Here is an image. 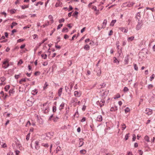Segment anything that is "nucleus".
<instances>
[{"label":"nucleus","mask_w":155,"mask_h":155,"mask_svg":"<svg viewBox=\"0 0 155 155\" xmlns=\"http://www.w3.org/2000/svg\"><path fill=\"white\" fill-rule=\"evenodd\" d=\"M143 25V23L142 20H139V21H138V23L137 25L135 28L136 30L138 31L140 30L141 28Z\"/></svg>","instance_id":"1"},{"label":"nucleus","mask_w":155,"mask_h":155,"mask_svg":"<svg viewBox=\"0 0 155 155\" xmlns=\"http://www.w3.org/2000/svg\"><path fill=\"white\" fill-rule=\"evenodd\" d=\"M9 60L8 59H6V60L3 62L2 67L5 69L7 68L9 65L8 64Z\"/></svg>","instance_id":"2"},{"label":"nucleus","mask_w":155,"mask_h":155,"mask_svg":"<svg viewBox=\"0 0 155 155\" xmlns=\"http://www.w3.org/2000/svg\"><path fill=\"white\" fill-rule=\"evenodd\" d=\"M33 102L32 101H31L30 99L28 100L26 102V105L28 107L31 106L33 105Z\"/></svg>","instance_id":"3"},{"label":"nucleus","mask_w":155,"mask_h":155,"mask_svg":"<svg viewBox=\"0 0 155 155\" xmlns=\"http://www.w3.org/2000/svg\"><path fill=\"white\" fill-rule=\"evenodd\" d=\"M95 71L97 73V75L100 76L101 74V71L100 68H97L95 69Z\"/></svg>","instance_id":"4"},{"label":"nucleus","mask_w":155,"mask_h":155,"mask_svg":"<svg viewBox=\"0 0 155 155\" xmlns=\"http://www.w3.org/2000/svg\"><path fill=\"white\" fill-rule=\"evenodd\" d=\"M154 40L153 39H152V40H151L149 45V46L150 47L152 45H153V51H155L154 47H155V45L153 44V43L154 42Z\"/></svg>","instance_id":"5"},{"label":"nucleus","mask_w":155,"mask_h":155,"mask_svg":"<svg viewBox=\"0 0 155 155\" xmlns=\"http://www.w3.org/2000/svg\"><path fill=\"white\" fill-rule=\"evenodd\" d=\"M129 58V54L127 55L126 56L124 60L125 64H127L128 63Z\"/></svg>","instance_id":"6"},{"label":"nucleus","mask_w":155,"mask_h":155,"mask_svg":"<svg viewBox=\"0 0 155 155\" xmlns=\"http://www.w3.org/2000/svg\"><path fill=\"white\" fill-rule=\"evenodd\" d=\"M42 110L43 112L45 114L49 112V109L48 107H44L43 106L42 108Z\"/></svg>","instance_id":"7"},{"label":"nucleus","mask_w":155,"mask_h":155,"mask_svg":"<svg viewBox=\"0 0 155 155\" xmlns=\"http://www.w3.org/2000/svg\"><path fill=\"white\" fill-rule=\"evenodd\" d=\"M145 113L148 115H150L152 113V110L149 108H147Z\"/></svg>","instance_id":"8"},{"label":"nucleus","mask_w":155,"mask_h":155,"mask_svg":"<svg viewBox=\"0 0 155 155\" xmlns=\"http://www.w3.org/2000/svg\"><path fill=\"white\" fill-rule=\"evenodd\" d=\"M54 132H51L46 134V136L49 137L51 138V137L53 136L54 135Z\"/></svg>","instance_id":"9"},{"label":"nucleus","mask_w":155,"mask_h":155,"mask_svg":"<svg viewBox=\"0 0 155 155\" xmlns=\"http://www.w3.org/2000/svg\"><path fill=\"white\" fill-rule=\"evenodd\" d=\"M107 21L106 19L104 20L102 25V28H105L106 25L107 24Z\"/></svg>","instance_id":"10"},{"label":"nucleus","mask_w":155,"mask_h":155,"mask_svg":"<svg viewBox=\"0 0 155 155\" xmlns=\"http://www.w3.org/2000/svg\"><path fill=\"white\" fill-rule=\"evenodd\" d=\"M105 103V101L104 100H102L101 101V103L99 102V101L97 102V104H99V105L101 107H102L104 105V104Z\"/></svg>","instance_id":"11"},{"label":"nucleus","mask_w":155,"mask_h":155,"mask_svg":"<svg viewBox=\"0 0 155 155\" xmlns=\"http://www.w3.org/2000/svg\"><path fill=\"white\" fill-rule=\"evenodd\" d=\"M117 110V107L116 106H114V107H112L110 110L111 111H115Z\"/></svg>","instance_id":"12"},{"label":"nucleus","mask_w":155,"mask_h":155,"mask_svg":"<svg viewBox=\"0 0 155 155\" xmlns=\"http://www.w3.org/2000/svg\"><path fill=\"white\" fill-rule=\"evenodd\" d=\"M74 95L77 97H79L81 96V94L78 91H76L74 92Z\"/></svg>","instance_id":"13"},{"label":"nucleus","mask_w":155,"mask_h":155,"mask_svg":"<svg viewBox=\"0 0 155 155\" xmlns=\"http://www.w3.org/2000/svg\"><path fill=\"white\" fill-rule=\"evenodd\" d=\"M65 105V103L64 102H62V103L60 105L59 107V109L61 110L63 109L64 106Z\"/></svg>","instance_id":"14"},{"label":"nucleus","mask_w":155,"mask_h":155,"mask_svg":"<svg viewBox=\"0 0 155 155\" xmlns=\"http://www.w3.org/2000/svg\"><path fill=\"white\" fill-rule=\"evenodd\" d=\"M62 88L61 87L58 90V95L60 97L61 95V94L62 92Z\"/></svg>","instance_id":"15"},{"label":"nucleus","mask_w":155,"mask_h":155,"mask_svg":"<svg viewBox=\"0 0 155 155\" xmlns=\"http://www.w3.org/2000/svg\"><path fill=\"white\" fill-rule=\"evenodd\" d=\"M102 120V117L101 115H98L97 117V120L101 122Z\"/></svg>","instance_id":"16"},{"label":"nucleus","mask_w":155,"mask_h":155,"mask_svg":"<svg viewBox=\"0 0 155 155\" xmlns=\"http://www.w3.org/2000/svg\"><path fill=\"white\" fill-rule=\"evenodd\" d=\"M62 3L61 2H60L58 1L57 2L55 5V6L56 7H57L59 6H61V5H62Z\"/></svg>","instance_id":"17"},{"label":"nucleus","mask_w":155,"mask_h":155,"mask_svg":"<svg viewBox=\"0 0 155 155\" xmlns=\"http://www.w3.org/2000/svg\"><path fill=\"white\" fill-rule=\"evenodd\" d=\"M136 18L137 20H138V21H139V20H140V15L139 12L137 13L136 15Z\"/></svg>","instance_id":"18"},{"label":"nucleus","mask_w":155,"mask_h":155,"mask_svg":"<svg viewBox=\"0 0 155 155\" xmlns=\"http://www.w3.org/2000/svg\"><path fill=\"white\" fill-rule=\"evenodd\" d=\"M39 142L38 141H36L35 142V149L37 150H38V147H37V146H39Z\"/></svg>","instance_id":"19"},{"label":"nucleus","mask_w":155,"mask_h":155,"mask_svg":"<svg viewBox=\"0 0 155 155\" xmlns=\"http://www.w3.org/2000/svg\"><path fill=\"white\" fill-rule=\"evenodd\" d=\"M87 151L86 150L83 149L80 150V153L81 154H84L86 153Z\"/></svg>","instance_id":"20"},{"label":"nucleus","mask_w":155,"mask_h":155,"mask_svg":"<svg viewBox=\"0 0 155 155\" xmlns=\"http://www.w3.org/2000/svg\"><path fill=\"white\" fill-rule=\"evenodd\" d=\"M134 2H130L129 3H127V7H132L134 5Z\"/></svg>","instance_id":"21"},{"label":"nucleus","mask_w":155,"mask_h":155,"mask_svg":"<svg viewBox=\"0 0 155 155\" xmlns=\"http://www.w3.org/2000/svg\"><path fill=\"white\" fill-rule=\"evenodd\" d=\"M59 119V117H58L57 116H56V117H54L53 118V120L54 122H56Z\"/></svg>","instance_id":"22"},{"label":"nucleus","mask_w":155,"mask_h":155,"mask_svg":"<svg viewBox=\"0 0 155 155\" xmlns=\"http://www.w3.org/2000/svg\"><path fill=\"white\" fill-rule=\"evenodd\" d=\"M116 20H112L111 21L110 25L111 26H113L114 25V23L116 22Z\"/></svg>","instance_id":"23"},{"label":"nucleus","mask_w":155,"mask_h":155,"mask_svg":"<svg viewBox=\"0 0 155 155\" xmlns=\"http://www.w3.org/2000/svg\"><path fill=\"white\" fill-rule=\"evenodd\" d=\"M84 48L86 50L88 51L90 49V46L88 45H86L85 46Z\"/></svg>","instance_id":"24"},{"label":"nucleus","mask_w":155,"mask_h":155,"mask_svg":"<svg viewBox=\"0 0 155 155\" xmlns=\"http://www.w3.org/2000/svg\"><path fill=\"white\" fill-rule=\"evenodd\" d=\"M17 24H18L15 22H12V25H11V28L12 29L13 28L14 26L17 25Z\"/></svg>","instance_id":"25"},{"label":"nucleus","mask_w":155,"mask_h":155,"mask_svg":"<svg viewBox=\"0 0 155 155\" xmlns=\"http://www.w3.org/2000/svg\"><path fill=\"white\" fill-rule=\"evenodd\" d=\"M37 93L38 91H37V90L36 89L32 91V94L33 95H35V94H36Z\"/></svg>","instance_id":"26"},{"label":"nucleus","mask_w":155,"mask_h":155,"mask_svg":"<svg viewBox=\"0 0 155 155\" xmlns=\"http://www.w3.org/2000/svg\"><path fill=\"white\" fill-rule=\"evenodd\" d=\"M144 140L146 141L149 142L150 141H149V137L147 135H146L144 137Z\"/></svg>","instance_id":"27"},{"label":"nucleus","mask_w":155,"mask_h":155,"mask_svg":"<svg viewBox=\"0 0 155 155\" xmlns=\"http://www.w3.org/2000/svg\"><path fill=\"white\" fill-rule=\"evenodd\" d=\"M78 101V100L76 98H73L72 100H71V102L72 103H77V102Z\"/></svg>","instance_id":"28"},{"label":"nucleus","mask_w":155,"mask_h":155,"mask_svg":"<svg viewBox=\"0 0 155 155\" xmlns=\"http://www.w3.org/2000/svg\"><path fill=\"white\" fill-rule=\"evenodd\" d=\"M84 143V142L82 141L81 139H80V142L79 143V144L80 145V146H79V147H81L83 145Z\"/></svg>","instance_id":"29"},{"label":"nucleus","mask_w":155,"mask_h":155,"mask_svg":"<svg viewBox=\"0 0 155 155\" xmlns=\"http://www.w3.org/2000/svg\"><path fill=\"white\" fill-rule=\"evenodd\" d=\"M14 92V89L10 90L9 91V93L10 94V95H11V94H13Z\"/></svg>","instance_id":"30"},{"label":"nucleus","mask_w":155,"mask_h":155,"mask_svg":"<svg viewBox=\"0 0 155 155\" xmlns=\"http://www.w3.org/2000/svg\"><path fill=\"white\" fill-rule=\"evenodd\" d=\"M41 145L46 147H49V145L47 143H42Z\"/></svg>","instance_id":"31"},{"label":"nucleus","mask_w":155,"mask_h":155,"mask_svg":"<svg viewBox=\"0 0 155 155\" xmlns=\"http://www.w3.org/2000/svg\"><path fill=\"white\" fill-rule=\"evenodd\" d=\"M10 87V86L9 85H6L5 86V89L6 91H7L9 89Z\"/></svg>","instance_id":"32"},{"label":"nucleus","mask_w":155,"mask_h":155,"mask_svg":"<svg viewBox=\"0 0 155 155\" xmlns=\"http://www.w3.org/2000/svg\"><path fill=\"white\" fill-rule=\"evenodd\" d=\"M65 90L66 92H70L71 90L69 89V87L67 86L65 87Z\"/></svg>","instance_id":"33"},{"label":"nucleus","mask_w":155,"mask_h":155,"mask_svg":"<svg viewBox=\"0 0 155 155\" xmlns=\"http://www.w3.org/2000/svg\"><path fill=\"white\" fill-rule=\"evenodd\" d=\"M41 57L42 58H43L44 59H45L47 58V55L46 54H42L41 55Z\"/></svg>","instance_id":"34"},{"label":"nucleus","mask_w":155,"mask_h":155,"mask_svg":"<svg viewBox=\"0 0 155 155\" xmlns=\"http://www.w3.org/2000/svg\"><path fill=\"white\" fill-rule=\"evenodd\" d=\"M21 7L22 9H24L25 8H28L29 7V5H22V6H21Z\"/></svg>","instance_id":"35"},{"label":"nucleus","mask_w":155,"mask_h":155,"mask_svg":"<svg viewBox=\"0 0 155 155\" xmlns=\"http://www.w3.org/2000/svg\"><path fill=\"white\" fill-rule=\"evenodd\" d=\"M154 77H155V75L154 74H153L152 75V76L150 77V81H152L154 79Z\"/></svg>","instance_id":"36"},{"label":"nucleus","mask_w":155,"mask_h":155,"mask_svg":"<svg viewBox=\"0 0 155 155\" xmlns=\"http://www.w3.org/2000/svg\"><path fill=\"white\" fill-rule=\"evenodd\" d=\"M30 133H29L26 136V140H28L29 139L30 136Z\"/></svg>","instance_id":"37"},{"label":"nucleus","mask_w":155,"mask_h":155,"mask_svg":"<svg viewBox=\"0 0 155 155\" xmlns=\"http://www.w3.org/2000/svg\"><path fill=\"white\" fill-rule=\"evenodd\" d=\"M127 7V2H125L122 5V7Z\"/></svg>","instance_id":"38"},{"label":"nucleus","mask_w":155,"mask_h":155,"mask_svg":"<svg viewBox=\"0 0 155 155\" xmlns=\"http://www.w3.org/2000/svg\"><path fill=\"white\" fill-rule=\"evenodd\" d=\"M65 31L66 32H68V29L67 28H64L62 30V32H64Z\"/></svg>","instance_id":"39"},{"label":"nucleus","mask_w":155,"mask_h":155,"mask_svg":"<svg viewBox=\"0 0 155 155\" xmlns=\"http://www.w3.org/2000/svg\"><path fill=\"white\" fill-rule=\"evenodd\" d=\"M134 36H131L130 37H129L128 38V40H129L130 41H132V40L134 39Z\"/></svg>","instance_id":"40"},{"label":"nucleus","mask_w":155,"mask_h":155,"mask_svg":"<svg viewBox=\"0 0 155 155\" xmlns=\"http://www.w3.org/2000/svg\"><path fill=\"white\" fill-rule=\"evenodd\" d=\"M134 69L135 70L137 71L138 70V68L137 67V65L136 64H134Z\"/></svg>","instance_id":"41"},{"label":"nucleus","mask_w":155,"mask_h":155,"mask_svg":"<svg viewBox=\"0 0 155 155\" xmlns=\"http://www.w3.org/2000/svg\"><path fill=\"white\" fill-rule=\"evenodd\" d=\"M1 81L2 82H4L6 79L5 77H2L0 78Z\"/></svg>","instance_id":"42"},{"label":"nucleus","mask_w":155,"mask_h":155,"mask_svg":"<svg viewBox=\"0 0 155 155\" xmlns=\"http://www.w3.org/2000/svg\"><path fill=\"white\" fill-rule=\"evenodd\" d=\"M60 149L61 147L60 146L57 147L56 150V153H58V152L60 150Z\"/></svg>","instance_id":"43"},{"label":"nucleus","mask_w":155,"mask_h":155,"mask_svg":"<svg viewBox=\"0 0 155 155\" xmlns=\"http://www.w3.org/2000/svg\"><path fill=\"white\" fill-rule=\"evenodd\" d=\"M43 4V3L41 2H38L35 5L36 6H38L39 4H40L41 5H42Z\"/></svg>","instance_id":"44"},{"label":"nucleus","mask_w":155,"mask_h":155,"mask_svg":"<svg viewBox=\"0 0 155 155\" xmlns=\"http://www.w3.org/2000/svg\"><path fill=\"white\" fill-rule=\"evenodd\" d=\"M48 18L52 21V22H53L54 21L53 19V17L52 15H49L48 16Z\"/></svg>","instance_id":"45"},{"label":"nucleus","mask_w":155,"mask_h":155,"mask_svg":"<svg viewBox=\"0 0 155 155\" xmlns=\"http://www.w3.org/2000/svg\"><path fill=\"white\" fill-rule=\"evenodd\" d=\"M78 13V12L75 11V12L73 13L72 16H75L77 15Z\"/></svg>","instance_id":"46"},{"label":"nucleus","mask_w":155,"mask_h":155,"mask_svg":"<svg viewBox=\"0 0 155 155\" xmlns=\"http://www.w3.org/2000/svg\"><path fill=\"white\" fill-rule=\"evenodd\" d=\"M10 12L12 14H14L16 10L15 9H12L11 10Z\"/></svg>","instance_id":"47"},{"label":"nucleus","mask_w":155,"mask_h":155,"mask_svg":"<svg viewBox=\"0 0 155 155\" xmlns=\"http://www.w3.org/2000/svg\"><path fill=\"white\" fill-rule=\"evenodd\" d=\"M24 40H25V39H22V38L19 39L18 40L17 42H21L24 41Z\"/></svg>","instance_id":"48"},{"label":"nucleus","mask_w":155,"mask_h":155,"mask_svg":"<svg viewBox=\"0 0 155 155\" xmlns=\"http://www.w3.org/2000/svg\"><path fill=\"white\" fill-rule=\"evenodd\" d=\"M64 19L63 18L60 19L59 20V23H61L62 22H64Z\"/></svg>","instance_id":"49"},{"label":"nucleus","mask_w":155,"mask_h":155,"mask_svg":"<svg viewBox=\"0 0 155 155\" xmlns=\"http://www.w3.org/2000/svg\"><path fill=\"white\" fill-rule=\"evenodd\" d=\"M56 110V106H53L52 108L53 112H55Z\"/></svg>","instance_id":"50"},{"label":"nucleus","mask_w":155,"mask_h":155,"mask_svg":"<svg viewBox=\"0 0 155 155\" xmlns=\"http://www.w3.org/2000/svg\"><path fill=\"white\" fill-rule=\"evenodd\" d=\"M129 134V133L126 134L124 138L125 140H127L128 139Z\"/></svg>","instance_id":"51"},{"label":"nucleus","mask_w":155,"mask_h":155,"mask_svg":"<svg viewBox=\"0 0 155 155\" xmlns=\"http://www.w3.org/2000/svg\"><path fill=\"white\" fill-rule=\"evenodd\" d=\"M48 86V84H47V82H46L44 84V86L43 87V89L45 90L46 88V87Z\"/></svg>","instance_id":"52"},{"label":"nucleus","mask_w":155,"mask_h":155,"mask_svg":"<svg viewBox=\"0 0 155 155\" xmlns=\"http://www.w3.org/2000/svg\"><path fill=\"white\" fill-rule=\"evenodd\" d=\"M130 111V109L128 108V107H127L125 108V112L126 113H127L129 111Z\"/></svg>","instance_id":"53"},{"label":"nucleus","mask_w":155,"mask_h":155,"mask_svg":"<svg viewBox=\"0 0 155 155\" xmlns=\"http://www.w3.org/2000/svg\"><path fill=\"white\" fill-rule=\"evenodd\" d=\"M62 26H63L62 24H61L59 25L57 27V29H60L61 28V27H62Z\"/></svg>","instance_id":"54"},{"label":"nucleus","mask_w":155,"mask_h":155,"mask_svg":"<svg viewBox=\"0 0 155 155\" xmlns=\"http://www.w3.org/2000/svg\"><path fill=\"white\" fill-rule=\"evenodd\" d=\"M15 153L16 155H18L20 153V151L18 150H16L15 151Z\"/></svg>","instance_id":"55"},{"label":"nucleus","mask_w":155,"mask_h":155,"mask_svg":"<svg viewBox=\"0 0 155 155\" xmlns=\"http://www.w3.org/2000/svg\"><path fill=\"white\" fill-rule=\"evenodd\" d=\"M136 139L135 135L134 134H133V138L132 140L133 141H134L135 140V139Z\"/></svg>","instance_id":"56"},{"label":"nucleus","mask_w":155,"mask_h":155,"mask_svg":"<svg viewBox=\"0 0 155 155\" xmlns=\"http://www.w3.org/2000/svg\"><path fill=\"white\" fill-rule=\"evenodd\" d=\"M128 88L127 87H125L124 89V91L125 92H126L128 91Z\"/></svg>","instance_id":"57"},{"label":"nucleus","mask_w":155,"mask_h":155,"mask_svg":"<svg viewBox=\"0 0 155 155\" xmlns=\"http://www.w3.org/2000/svg\"><path fill=\"white\" fill-rule=\"evenodd\" d=\"M31 26V25H28V26L24 27H23V29H26L27 28H30Z\"/></svg>","instance_id":"58"},{"label":"nucleus","mask_w":155,"mask_h":155,"mask_svg":"<svg viewBox=\"0 0 155 155\" xmlns=\"http://www.w3.org/2000/svg\"><path fill=\"white\" fill-rule=\"evenodd\" d=\"M146 8H147V9H150L151 10L152 12H153L155 10L154 8H149L148 7H147Z\"/></svg>","instance_id":"59"},{"label":"nucleus","mask_w":155,"mask_h":155,"mask_svg":"<svg viewBox=\"0 0 155 155\" xmlns=\"http://www.w3.org/2000/svg\"><path fill=\"white\" fill-rule=\"evenodd\" d=\"M30 125H31V123H30V121H28L27 122V123L26 124V126L27 127L28 126V125L30 126Z\"/></svg>","instance_id":"60"},{"label":"nucleus","mask_w":155,"mask_h":155,"mask_svg":"<svg viewBox=\"0 0 155 155\" xmlns=\"http://www.w3.org/2000/svg\"><path fill=\"white\" fill-rule=\"evenodd\" d=\"M139 153L140 155H142L143 153V151L141 150H138Z\"/></svg>","instance_id":"61"},{"label":"nucleus","mask_w":155,"mask_h":155,"mask_svg":"<svg viewBox=\"0 0 155 155\" xmlns=\"http://www.w3.org/2000/svg\"><path fill=\"white\" fill-rule=\"evenodd\" d=\"M69 37V36L68 35H65L64 36V38L65 39H66L67 38H68Z\"/></svg>","instance_id":"62"},{"label":"nucleus","mask_w":155,"mask_h":155,"mask_svg":"<svg viewBox=\"0 0 155 155\" xmlns=\"http://www.w3.org/2000/svg\"><path fill=\"white\" fill-rule=\"evenodd\" d=\"M86 121V118L85 117H83L82 119L81 120V121L82 122H84Z\"/></svg>","instance_id":"63"},{"label":"nucleus","mask_w":155,"mask_h":155,"mask_svg":"<svg viewBox=\"0 0 155 155\" xmlns=\"http://www.w3.org/2000/svg\"><path fill=\"white\" fill-rule=\"evenodd\" d=\"M67 26L70 28H71L72 27V24H68L67 25Z\"/></svg>","instance_id":"64"}]
</instances>
